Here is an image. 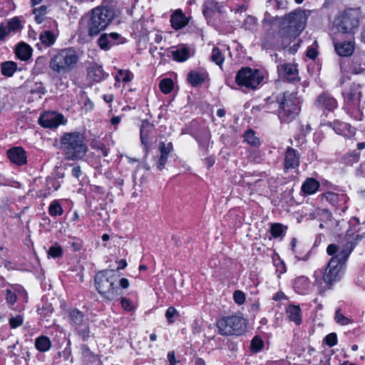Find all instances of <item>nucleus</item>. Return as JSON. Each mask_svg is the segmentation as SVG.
Returning a JSON list of instances; mask_svg holds the SVG:
<instances>
[{
    "label": "nucleus",
    "instance_id": "obj_47",
    "mask_svg": "<svg viewBox=\"0 0 365 365\" xmlns=\"http://www.w3.org/2000/svg\"><path fill=\"white\" fill-rule=\"evenodd\" d=\"M233 297L236 303L238 304H242L244 303L245 299V294L240 290H236L234 292Z\"/></svg>",
    "mask_w": 365,
    "mask_h": 365
},
{
    "label": "nucleus",
    "instance_id": "obj_57",
    "mask_svg": "<svg viewBox=\"0 0 365 365\" xmlns=\"http://www.w3.org/2000/svg\"><path fill=\"white\" fill-rule=\"evenodd\" d=\"M81 350H82V354L84 357H89V356H94L93 354L89 349V348L86 345H83L81 346Z\"/></svg>",
    "mask_w": 365,
    "mask_h": 365
},
{
    "label": "nucleus",
    "instance_id": "obj_58",
    "mask_svg": "<svg viewBox=\"0 0 365 365\" xmlns=\"http://www.w3.org/2000/svg\"><path fill=\"white\" fill-rule=\"evenodd\" d=\"M46 9H47L46 6L43 5V6H41L40 7H38V8H34L33 9V13L34 14H41V15H44L46 13Z\"/></svg>",
    "mask_w": 365,
    "mask_h": 365
},
{
    "label": "nucleus",
    "instance_id": "obj_1",
    "mask_svg": "<svg viewBox=\"0 0 365 365\" xmlns=\"http://www.w3.org/2000/svg\"><path fill=\"white\" fill-rule=\"evenodd\" d=\"M62 148L66 158L69 160H78L83 158L88 151L85 143V138L79 132L65 133L61 139Z\"/></svg>",
    "mask_w": 365,
    "mask_h": 365
},
{
    "label": "nucleus",
    "instance_id": "obj_39",
    "mask_svg": "<svg viewBox=\"0 0 365 365\" xmlns=\"http://www.w3.org/2000/svg\"><path fill=\"white\" fill-rule=\"evenodd\" d=\"M264 346V342L263 341L259 338L258 336H255L252 339L251 341V349L253 351L257 352L260 351Z\"/></svg>",
    "mask_w": 365,
    "mask_h": 365
},
{
    "label": "nucleus",
    "instance_id": "obj_38",
    "mask_svg": "<svg viewBox=\"0 0 365 365\" xmlns=\"http://www.w3.org/2000/svg\"><path fill=\"white\" fill-rule=\"evenodd\" d=\"M48 212L51 216H58L62 215L63 209L59 202L55 200L50 205Z\"/></svg>",
    "mask_w": 365,
    "mask_h": 365
},
{
    "label": "nucleus",
    "instance_id": "obj_64",
    "mask_svg": "<svg viewBox=\"0 0 365 365\" xmlns=\"http://www.w3.org/2000/svg\"><path fill=\"white\" fill-rule=\"evenodd\" d=\"M132 74L129 71H125V76L123 78L122 81L125 83H128L131 81Z\"/></svg>",
    "mask_w": 365,
    "mask_h": 365
},
{
    "label": "nucleus",
    "instance_id": "obj_25",
    "mask_svg": "<svg viewBox=\"0 0 365 365\" xmlns=\"http://www.w3.org/2000/svg\"><path fill=\"white\" fill-rule=\"evenodd\" d=\"M319 183L314 178H308L302 185V190L308 195L314 193L319 188Z\"/></svg>",
    "mask_w": 365,
    "mask_h": 365
},
{
    "label": "nucleus",
    "instance_id": "obj_19",
    "mask_svg": "<svg viewBox=\"0 0 365 365\" xmlns=\"http://www.w3.org/2000/svg\"><path fill=\"white\" fill-rule=\"evenodd\" d=\"M207 76L208 75L206 73L191 71L187 75V81L193 87H197L203 83Z\"/></svg>",
    "mask_w": 365,
    "mask_h": 365
},
{
    "label": "nucleus",
    "instance_id": "obj_44",
    "mask_svg": "<svg viewBox=\"0 0 365 365\" xmlns=\"http://www.w3.org/2000/svg\"><path fill=\"white\" fill-rule=\"evenodd\" d=\"M326 344L329 346L332 347L337 343V336L335 333L329 334L324 339Z\"/></svg>",
    "mask_w": 365,
    "mask_h": 365
},
{
    "label": "nucleus",
    "instance_id": "obj_46",
    "mask_svg": "<svg viewBox=\"0 0 365 365\" xmlns=\"http://www.w3.org/2000/svg\"><path fill=\"white\" fill-rule=\"evenodd\" d=\"M336 321L342 325H346L349 323V319L340 313V309H337L335 314Z\"/></svg>",
    "mask_w": 365,
    "mask_h": 365
},
{
    "label": "nucleus",
    "instance_id": "obj_17",
    "mask_svg": "<svg viewBox=\"0 0 365 365\" xmlns=\"http://www.w3.org/2000/svg\"><path fill=\"white\" fill-rule=\"evenodd\" d=\"M31 47L24 42L19 43L15 50L16 56L21 61H27L31 57Z\"/></svg>",
    "mask_w": 365,
    "mask_h": 365
},
{
    "label": "nucleus",
    "instance_id": "obj_40",
    "mask_svg": "<svg viewBox=\"0 0 365 365\" xmlns=\"http://www.w3.org/2000/svg\"><path fill=\"white\" fill-rule=\"evenodd\" d=\"M283 226L279 223H274L271 225L270 232L274 237H278L283 233Z\"/></svg>",
    "mask_w": 365,
    "mask_h": 365
},
{
    "label": "nucleus",
    "instance_id": "obj_9",
    "mask_svg": "<svg viewBox=\"0 0 365 365\" xmlns=\"http://www.w3.org/2000/svg\"><path fill=\"white\" fill-rule=\"evenodd\" d=\"M263 76L258 69L249 67L242 68L235 76V81L240 86L255 89L262 82Z\"/></svg>",
    "mask_w": 365,
    "mask_h": 365
},
{
    "label": "nucleus",
    "instance_id": "obj_11",
    "mask_svg": "<svg viewBox=\"0 0 365 365\" xmlns=\"http://www.w3.org/2000/svg\"><path fill=\"white\" fill-rule=\"evenodd\" d=\"M39 124L48 128H56L61 124L65 123L63 115L55 112H47L41 115L38 119Z\"/></svg>",
    "mask_w": 365,
    "mask_h": 365
},
{
    "label": "nucleus",
    "instance_id": "obj_26",
    "mask_svg": "<svg viewBox=\"0 0 365 365\" xmlns=\"http://www.w3.org/2000/svg\"><path fill=\"white\" fill-rule=\"evenodd\" d=\"M359 85L354 86L350 91L344 95V98L347 102L356 103L360 101L361 92L359 91Z\"/></svg>",
    "mask_w": 365,
    "mask_h": 365
},
{
    "label": "nucleus",
    "instance_id": "obj_55",
    "mask_svg": "<svg viewBox=\"0 0 365 365\" xmlns=\"http://www.w3.org/2000/svg\"><path fill=\"white\" fill-rule=\"evenodd\" d=\"M121 306L126 311H130L133 309V306L131 305L130 302L126 298H123L121 299Z\"/></svg>",
    "mask_w": 365,
    "mask_h": 365
},
{
    "label": "nucleus",
    "instance_id": "obj_34",
    "mask_svg": "<svg viewBox=\"0 0 365 365\" xmlns=\"http://www.w3.org/2000/svg\"><path fill=\"white\" fill-rule=\"evenodd\" d=\"M98 43L100 48L103 50H108L113 45H114V42L111 41L107 34H101L98 40Z\"/></svg>",
    "mask_w": 365,
    "mask_h": 365
},
{
    "label": "nucleus",
    "instance_id": "obj_54",
    "mask_svg": "<svg viewBox=\"0 0 365 365\" xmlns=\"http://www.w3.org/2000/svg\"><path fill=\"white\" fill-rule=\"evenodd\" d=\"M6 299L9 304H13L16 300V296L11 291L7 290Z\"/></svg>",
    "mask_w": 365,
    "mask_h": 365
},
{
    "label": "nucleus",
    "instance_id": "obj_59",
    "mask_svg": "<svg viewBox=\"0 0 365 365\" xmlns=\"http://www.w3.org/2000/svg\"><path fill=\"white\" fill-rule=\"evenodd\" d=\"M327 251L329 255H334L337 252L338 247L336 245L331 244L328 246Z\"/></svg>",
    "mask_w": 365,
    "mask_h": 365
},
{
    "label": "nucleus",
    "instance_id": "obj_20",
    "mask_svg": "<svg viewBox=\"0 0 365 365\" xmlns=\"http://www.w3.org/2000/svg\"><path fill=\"white\" fill-rule=\"evenodd\" d=\"M106 75L101 66L94 64L88 68V76L93 81H101Z\"/></svg>",
    "mask_w": 365,
    "mask_h": 365
},
{
    "label": "nucleus",
    "instance_id": "obj_32",
    "mask_svg": "<svg viewBox=\"0 0 365 365\" xmlns=\"http://www.w3.org/2000/svg\"><path fill=\"white\" fill-rule=\"evenodd\" d=\"M346 261H342L341 259V255L339 253L336 256L333 257L328 263L327 267H329L332 270L336 269L339 272L341 270L342 266Z\"/></svg>",
    "mask_w": 365,
    "mask_h": 365
},
{
    "label": "nucleus",
    "instance_id": "obj_48",
    "mask_svg": "<svg viewBox=\"0 0 365 365\" xmlns=\"http://www.w3.org/2000/svg\"><path fill=\"white\" fill-rule=\"evenodd\" d=\"M31 93H40L44 94L46 93V89L43 86L41 82H37L34 84V86L30 91Z\"/></svg>",
    "mask_w": 365,
    "mask_h": 365
},
{
    "label": "nucleus",
    "instance_id": "obj_21",
    "mask_svg": "<svg viewBox=\"0 0 365 365\" xmlns=\"http://www.w3.org/2000/svg\"><path fill=\"white\" fill-rule=\"evenodd\" d=\"M172 26L178 30L185 26L187 21L186 17L181 11H176L172 16L170 19Z\"/></svg>",
    "mask_w": 365,
    "mask_h": 365
},
{
    "label": "nucleus",
    "instance_id": "obj_60",
    "mask_svg": "<svg viewBox=\"0 0 365 365\" xmlns=\"http://www.w3.org/2000/svg\"><path fill=\"white\" fill-rule=\"evenodd\" d=\"M72 175L76 178H78L80 175L81 174V170L80 166L77 165L73 168L72 169Z\"/></svg>",
    "mask_w": 365,
    "mask_h": 365
},
{
    "label": "nucleus",
    "instance_id": "obj_29",
    "mask_svg": "<svg viewBox=\"0 0 365 365\" xmlns=\"http://www.w3.org/2000/svg\"><path fill=\"white\" fill-rule=\"evenodd\" d=\"M35 346L38 351L44 352L51 347V341L47 336H41L36 339Z\"/></svg>",
    "mask_w": 365,
    "mask_h": 365
},
{
    "label": "nucleus",
    "instance_id": "obj_13",
    "mask_svg": "<svg viewBox=\"0 0 365 365\" xmlns=\"http://www.w3.org/2000/svg\"><path fill=\"white\" fill-rule=\"evenodd\" d=\"M352 233L349 234V232L348 231L346 235V242L343 246L341 250L340 251L339 254L341 255V259L342 261H346L349 255L351 254V251L355 247L356 245L357 244V241L360 239V237L359 235H356L355 237H352Z\"/></svg>",
    "mask_w": 365,
    "mask_h": 365
},
{
    "label": "nucleus",
    "instance_id": "obj_61",
    "mask_svg": "<svg viewBox=\"0 0 365 365\" xmlns=\"http://www.w3.org/2000/svg\"><path fill=\"white\" fill-rule=\"evenodd\" d=\"M168 359L170 365H175L177 363L175 359V353L174 351H170L168 354Z\"/></svg>",
    "mask_w": 365,
    "mask_h": 365
},
{
    "label": "nucleus",
    "instance_id": "obj_3",
    "mask_svg": "<svg viewBox=\"0 0 365 365\" xmlns=\"http://www.w3.org/2000/svg\"><path fill=\"white\" fill-rule=\"evenodd\" d=\"M113 269L98 272L94 277L95 286L100 294L108 300H113L118 296V287L115 286V278Z\"/></svg>",
    "mask_w": 365,
    "mask_h": 365
},
{
    "label": "nucleus",
    "instance_id": "obj_45",
    "mask_svg": "<svg viewBox=\"0 0 365 365\" xmlns=\"http://www.w3.org/2000/svg\"><path fill=\"white\" fill-rule=\"evenodd\" d=\"M48 255L53 257H58L62 255V249L60 246H51L48 251Z\"/></svg>",
    "mask_w": 365,
    "mask_h": 365
},
{
    "label": "nucleus",
    "instance_id": "obj_12",
    "mask_svg": "<svg viewBox=\"0 0 365 365\" xmlns=\"http://www.w3.org/2000/svg\"><path fill=\"white\" fill-rule=\"evenodd\" d=\"M154 130V125L150 123L148 120L142 121L140 128V141L141 143L145 146V157L148 155L149 150L151 146L152 138L150 135Z\"/></svg>",
    "mask_w": 365,
    "mask_h": 365
},
{
    "label": "nucleus",
    "instance_id": "obj_15",
    "mask_svg": "<svg viewBox=\"0 0 365 365\" xmlns=\"http://www.w3.org/2000/svg\"><path fill=\"white\" fill-rule=\"evenodd\" d=\"M316 104L318 107L329 111L333 110L336 107L335 99L326 93H323L317 98Z\"/></svg>",
    "mask_w": 365,
    "mask_h": 365
},
{
    "label": "nucleus",
    "instance_id": "obj_6",
    "mask_svg": "<svg viewBox=\"0 0 365 365\" xmlns=\"http://www.w3.org/2000/svg\"><path fill=\"white\" fill-rule=\"evenodd\" d=\"M359 24V11L347 9L340 12L334 21V27L342 34H352Z\"/></svg>",
    "mask_w": 365,
    "mask_h": 365
},
{
    "label": "nucleus",
    "instance_id": "obj_35",
    "mask_svg": "<svg viewBox=\"0 0 365 365\" xmlns=\"http://www.w3.org/2000/svg\"><path fill=\"white\" fill-rule=\"evenodd\" d=\"M159 87L163 93L168 94L173 88V82L170 78H164L160 81Z\"/></svg>",
    "mask_w": 365,
    "mask_h": 365
},
{
    "label": "nucleus",
    "instance_id": "obj_50",
    "mask_svg": "<svg viewBox=\"0 0 365 365\" xmlns=\"http://www.w3.org/2000/svg\"><path fill=\"white\" fill-rule=\"evenodd\" d=\"M23 322V317L21 315H17L16 317H11L9 319V324L11 328H16L21 325Z\"/></svg>",
    "mask_w": 365,
    "mask_h": 365
},
{
    "label": "nucleus",
    "instance_id": "obj_63",
    "mask_svg": "<svg viewBox=\"0 0 365 365\" xmlns=\"http://www.w3.org/2000/svg\"><path fill=\"white\" fill-rule=\"evenodd\" d=\"M8 34H9V31H6V28L1 26L0 27V41H4Z\"/></svg>",
    "mask_w": 365,
    "mask_h": 365
},
{
    "label": "nucleus",
    "instance_id": "obj_8",
    "mask_svg": "<svg viewBox=\"0 0 365 365\" xmlns=\"http://www.w3.org/2000/svg\"><path fill=\"white\" fill-rule=\"evenodd\" d=\"M246 319L240 316L223 317L217 322L218 331L222 335H241L246 329Z\"/></svg>",
    "mask_w": 365,
    "mask_h": 365
},
{
    "label": "nucleus",
    "instance_id": "obj_18",
    "mask_svg": "<svg viewBox=\"0 0 365 365\" xmlns=\"http://www.w3.org/2000/svg\"><path fill=\"white\" fill-rule=\"evenodd\" d=\"M336 52L341 56H349L354 51V45L351 41L334 43Z\"/></svg>",
    "mask_w": 365,
    "mask_h": 365
},
{
    "label": "nucleus",
    "instance_id": "obj_42",
    "mask_svg": "<svg viewBox=\"0 0 365 365\" xmlns=\"http://www.w3.org/2000/svg\"><path fill=\"white\" fill-rule=\"evenodd\" d=\"M256 24V19L255 17L248 16L243 23V27L246 30H252Z\"/></svg>",
    "mask_w": 365,
    "mask_h": 365
},
{
    "label": "nucleus",
    "instance_id": "obj_14",
    "mask_svg": "<svg viewBox=\"0 0 365 365\" xmlns=\"http://www.w3.org/2000/svg\"><path fill=\"white\" fill-rule=\"evenodd\" d=\"M8 158L10 161L18 165L26 163V155L24 150L21 147H14L7 151Z\"/></svg>",
    "mask_w": 365,
    "mask_h": 365
},
{
    "label": "nucleus",
    "instance_id": "obj_10",
    "mask_svg": "<svg viewBox=\"0 0 365 365\" xmlns=\"http://www.w3.org/2000/svg\"><path fill=\"white\" fill-rule=\"evenodd\" d=\"M283 31L284 30L279 29V38L277 41H272V35H268L262 44L263 47L266 49H285L288 47L291 43L295 40L297 36H291L289 33Z\"/></svg>",
    "mask_w": 365,
    "mask_h": 365
},
{
    "label": "nucleus",
    "instance_id": "obj_4",
    "mask_svg": "<svg viewBox=\"0 0 365 365\" xmlns=\"http://www.w3.org/2000/svg\"><path fill=\"white\" fill-rule=\"evenodd\" d=\"M279 103V118L284 123L294 120L300 110L299 101L297 93L284 92L277 98Z\"/></svg>",
    "mask_w": 365,
    "mask_h": 365
},
{
    "label": "nucleus",
    "instance_id": "obj_23",
    "mask_svg": "<svg viewBox=\"0 0 365 365\" xmlns=\"http://www.w3.org/2000/svg\"><path fill=\"white\" fill-rule=\"evenodd\" d=\"M287 313L288 314V317L291 321L294 322L297 325L301 324L302 318L301 309L299 306L289 305L287 308Z\"/></svg>",
    "mask_w": 365,
    "mask_h": 365
},
{
    "label": "nucleus",
    "instance_id": "obj_52",
    "mask_svg": "<svg viewBox=\"0 0 365 365\" xmlns=\"http://www.w3.org/2000/svg\"><path fill=\"white\" fill-rule=\"evenodd\" d=\"M167 160H168L167 155L160 154V156L159 157V158L156 163V167H157L158 170H162L164 168V166L167 162Z\"/></svg>",
    "mask_w": 365,
    "mask_h": 365
},
{
    "label": "nucleus",
    "instance_id": "obj_24",
    "mask_svg": "<svg viewBox=\"0 0 365 365\" xmlns=\"http://www.w3.org/2000/svg\"><path fill=\"white\" fill-rule=\"evenodd\" d=\"M323 279L324 282L327 284L330 288L334 282L339 280V270H332L329 267H327L323 276Z\"/></svg>",
    "mask_w": 365,
    "mask_h": 365
},
{
    "label": "nucleus",
    "instance_id": "obj_53",
    "mask_svg": "<svg viewBox=\"0 0 365 365\" xmlns=\"http://www.w3.org/2000/svg\"><path fill=\"white\" fill-rule=\"evenodd\" d=\"M359 154L356 153H351L345 157V160H346V163L351 165L354 162H357L359 160Z\"/></svg>",
    "mask_w": 365,
    "mask_h": 365
},
{
    "label": "nucleus",
    "instance_id": "obj_43",
    "mask_svg": "<svg viewBox=\"0 0 365 365\" xmlns=\"http://www.w3.org/2000/svg\"><path fill=\"white\" fill-rule=\"evenodd\" d=\"M8 26L9 31H15L21 27V21L17 17L13 18L9 21Z\"/></svg>",
    "mask_w": 365,
    "mask_h": 365
},
{
    "label": "nucleus",
    "instance_id": "obj_7",
    "mask_svg": "<svg viewBox=\"0 0 365 365\" xmlns=\"http://www.w3.org/2000/svg\"><path fill=\"white\" fill-rule=\"evenodd\" d=\"M307 22V15L304 10H295L282 19L279 29L283 32H288L291 36H298L304 29Z\"/></svg>",
    "mask_w": 365,
    "mask_h": 365
},
{
    "label": "nucleus",
    "instance_id": "obj_2",
    "mask_svg": "<svg viewBox=\"0 0 365 365\" xmlns=\"http://www.w3.org/2000/svg\"><path fill=\"white\" fill-rule=\"evenodd\" d=\"M115 16V11L112 6L106 5L93 9L88 23L89 36L98 35L106 28Z\"/></svg>",
    "mask_w": 365,
    "mask_h": 365
},
{
    "label": "nucleus",
    "instance_id": "obj_62",
    "mask_svg": "<svg viewBox=\"0 0 365 365\" xmlns=\"http://www.w3.org/2000/svg\"><path fill=\"white\" fill-rule=\"evenodd\" d=\"M321 215L326 220H331V214L327 210H322Z\"/></svg>",
    "mask_w": 365,
    "mask_h": 365
},
{
    "label": "nucleus",
    "instance_id": "obj_28",
    "mask_svg": "<svg viewBox=\"0 0 365 365\" xmlns=\"http://www.w3.org/2000/svg\"><path fill=\"white\" fill-rule=\"evenodd\" d=\"M279 71H282L283 76L289 81H294L297 77V69L290 64L282 65Z\"/></svg>",
    "mask_w": 365,
    "mask_h": 365
},
{
    "label": "nucleus",
    "instance_id": "obj_36",
    "mask_svg": "<svg viewBox=\"0 0 365 365\" xmlns=\"http://www.w3.org/2000/svg\"><path fill=\"white\" fill-rule=\"evenodd\" d=\"M245 140L251 145L257 147L259 144V140L255 135V132L252 130L247 131L245 135Z\"/></svg>",
    "mask_w": 365,
    "mask_h": 365
},
{
    "label": "nucleus",
    "instance_id": "obj_5",
    "mask_svg": "<svg viewBox=\"0 0 365 365\" xmlns=\"http://www.w3.org/2000/svg\"><path fill=\"white\" fill-rule=\"evenodd\" d=\"M78 61L76 51L64 49L51 58L49 66L58 73H67L74 68Z\"/></svg>",
    "mask_w": 365,
    "mask_h": 365
},
{
    "label": "nucleus",
    "instance_id": "obj_33",
    "mask_svg": "<svg viewBox=\"0 0 365 365\" xmlns=\"http://www.w3.org/2000/svg\"><path fill=\"white\" fill-rule=\"evenodd\" d=\"M173 56L178 61H185L189 57V51L187 48H181L172 51Z\"/></svg>",
    "mask_w": 365,
    "mask_h": 365
},
{
    "label": "nucleus",
    "instance_id": "obj_30",
    "mask_svg": "<svg viewBox=\"0 0 365 365\" xmlns=\"http://www.w3.org/2000/svg\"><path fill=\"white\" fill-rule=\"evenodd\" d=\"M41 43L47 46L53 45L56 41V35L51 31H44L39 36Z\"/></svg>",
    "mask_w": 365,
    "mask_h": 365
},
{
    "label": "nucleus",
    "instance_id": "obj_37",
    "mask_svg": "<svg viewBox=\"0 0 365 365\" xmlns=\"http://www.w3.org/2000/svg\"><path fill=\"white\" fill-rule=\"evenodd\" d=\"M211 60L217 65L220 66L222 64L224 61V56L218 48L215 47L212 49Z\"/></svg>",
    "mask_w": 365,
    "mask_h": 365
},
{
    "label": "nucleus",
    "instance_id": "obj_49",
    "mask_svg": "<svg viewBox=\"0 0 365 365\" xmlns=\"http://www.w3.org/2000/svg\"><path fill=\"white\" fill-rule=\"evenodd\" d=\"M179 314L177 310L173 307H170L166 311V318L169 323H173V320L172 319L175 316H178Z\"/></svg>",
    "mask_w": 365,
    "mask_h": 365
},
{
    "label": "nucleus",
    "instance_id": "obj_22",
    "mask_svg": "<svg viewBox=\"0 0 365 365\" xmlns=\"http://www.w3.org/2000/svg\"><path fill=\"white\" fill-rule=\"evenodd\" d=\"M218 3L212 0L206 1L203 4V15L206 19L210 18L216 11H219Z\"/></svg>",
    "mask_w": 365,
    "mask_h": 365
},
{
    "label": "nucleus",
    "instance_id": "obj_41",
    "mask_svg": "<svg viewBox=\"0 0 365 365\" xmlns=\"http://www.w3.org/2000/svg\"><path fill=\"white\" fill-rule=\"evenodd\" d=\"M159 150L160 154L168 155L169 153L173 150V144L172 143H168L167 145L164 142H160L159 143Z\"/></svg>",
    "mask_w": 365,
    "mask_h": 365
},
{
    "label": "nucleus",
    "instance_id": "obj_56",
    "mask_svg": "<svg viewBox=\"0 0 365 365\" xmlns=\"http://www.w3.org/2000/svg\"><path fill=\"white\" fill-rule=\"evenodd\" d=\"M318 55V51L314 48H309L307 51V56L311 59H315Z\"/></svg>",
    "mask_w": 365,
    "mask_h": 365
},
{
    "label": "nucleus",
    "instance_id": "obj_16",
    "mask_svg": "<svg viewBox=\"0 0 365 365\" xmlns=\"http://www.w3.org/2000/svg\"><path fill=\"white\" fill-rule=\"evenodd\" d=\"M299 157L297 151L292 148L287 149L284 158V168L286 169L294 168L299 165Z\"/></svg>",
    "mask_w": 365,
    "mask_h": 365
},
{
    "label": "nucleus",
    "instance_id": "obj_51",
    "mask_svg": "<svg viewBox=\"0 0 365 365\" xmlns=\"http://www.w3.org/2000/svg\"><path fill=\"white\" fill-rule=\"evenodd\" d=\"M91 147L93 148H96V149H98V150H101L102 153H103V155L104 156H107L108 155V150L106 148L105 145L103 144L102 143L98 142V141H93L91 143Z\"/></svg>",
    "mask_w": 365,
    "mask_h": 365
},
{
    "label": "nucleus",
    "instance_id": "obj_27",
    "mask_svg": "<svg viewBox=\"0 0 365 365\" xmlns=\"http://www.w3.org/2000/svg\"><path fill=\"white\" fill-rule=\"evenodd\" d=\"M16 69L17 64L14 61H5L1 65V73L7 77L12 76Z\"/></svg>",
    "mask_w": 365,
    "mask_h": 365
},
{
    "label": "nucleus",
    "instance_id": "obj_31",
    "mask_svg": "<svg viewBox=\"0 0 365 365\" xmlns=\"http://www.w3.org/2000/svg\"><path fill=\"white\" fill-rule=\"evenodd\" d=\"M69 317L76 325H81L84 322V315L78 309L74 308L69 311Z\"/></svg>",
    "mask_w": 365,
    "mask_h": 365
}]
</instances>
